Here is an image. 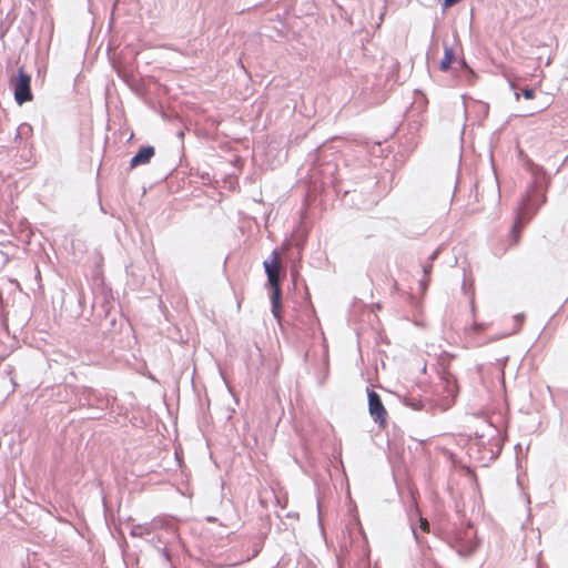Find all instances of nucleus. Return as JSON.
I'll use <instances>...</instances> for the list:
<instances>
[{"label": "nucleus", "mask_w": 568, "mask_h": 568, "mask_svg": "<svg viewBox=\"0 0 568 568\" xmlns=\"http://www.w3.org/2000/svg\"><path fill=\"white\" fill-rule=\"evenodd\" d=\"M458 390L456 377L450 372L443 371L439 376V383L436 386L437 405L442 410H447L452 407Z\"/></svg>", "instance_id": "nucleus-1"}, {"label": "nucleus", "mask_w": 568, "mask_h": 568, "mask_svg": "<svg viewBox=\"0 0 568 568\" xmlns=\"http://www.w3.org/2000/svg\"><path fill=\"white\" fill-rule=\"evenodd\" d=\"M263 265L267 275L268 284L272 288L271 302L277 303L282 301L280 273L283 271V265L280 252L274 250L271 253L270 258L264 261Z\"/></svg>", "instance_id": "nucleus-2"}, {"label": "nucleus", "mask_w": 568, "mask_h": 568, "mask_svg": "<svg viewBox=\"0 0 568 568\" xmlns=\"http://www.w3.org/2000/svg\"><path fill=\"white\" fill-rule=\"evenodd\" d=\"M13 89H14V99L18 104H23L33 99L31 92V77L20 68L18 71V75L12 80Z\"/></svg>", "instance_id": "nucleus-3"}, {"label": "nucleus", "mask_w": 568, "mask_h": 568, "mask_svg": "<svg viewBox=\"0 0 568 568\" xmlns=\"http://www.w3.org/2000/svg\"><path fill=\"white\" fill-rule=\"evenodd\" d=\"M368 409L371 416L376 423L381 425L386 423L387 412L379 395L374 390L368 392Z\"/></svg>", "instance_id": "nucleus-4"}, {"label": "nucleus", "mask_w": 568, "mask_h": 568, "mask_svg": "<svg viewBox=\"0 0 568 568\" xmlns=\"http://www.w3.org/2000/svg\"><path fill=\"white\" fill-rule=\"evenodd\" d=\"M154 154L155 150L153 146L141 148L140 151L132 158L130 163L131 168L148 164L154 156Z\"/></svg>", "instance_id": "nucleus-5"}, {"label": "nucleus", "mask_w": 568, "mask_h": 568, "mask_svg": "<svg viewBox=\"0 0 568 568\" xmlns=\"http://www.w3.org/2000/svg\"><path fill=\"white\" fill-rule=\"evenodd\" d=\"M525 227V221L521 214H519L509 233V246H515L519 243L523 230Z\"/></svg>", "instance_id": "nucleus-6"}, {"label": "nucleus", "mask_w": 568, "mask_h": 568, "mask_svg": "<svg viewBox=\"0 0 568 568\" xmlns=\"http://www.w3.org/2000/svg\"><path fill=\"white\" fill-rule=\"evenodd\" d=\"M33 134V129L28 123H22L18 126L17 133H16V141L21 142H28Z\"/></svg>", "instance_id": "nucleus-7"}, {"label": "nucleus", "mask_w": 568, "mask_h": 568, "mask_svg": "<svg viewBox=\"0 0 568 568\" xmlns=\"http://www.w3.org/2000/svg\"><path fill=\"white\" fill-rule=\"evenodd\" d=\"M454 60H455L454 49L445 44L444 45V58L440 61V70L447 71L450 68Z\"/></svg>", "instance_id": "nucleus-8"}, {"label": "nucleus", "mask_w": 568, "mask_h": 568, "mask_svg": "<svg viewBox=\"0 0 568 568\" xmlns=\"http://www.w3.org/2000/svg\"><path fill=\"white\" fill-rule=\"evenodd\" d=\"M488 324L487 323H477V322H474L471 324V326L467 329V333L470 334V335H477V334H481L484 332H486V329L488 328Z\"/></svg>", "instance_id": "nucleus-9"}, {"label": "nucleus", "mask_w": 568, "mask_h": 568, "mask_svg": "<svg viewBox=\"0 0 568 568\" xmlns=\"http://www.w3.org/2000/svg\"><path fill=\"white\" fill-rule=\"evenodd\" d=\"M521 95L527 99V100H532L535 97H536V92L534 89H530V88H524L521 90ZM515 98L516 100L518 101L519 98H520V93L518 92H515Z\"/></svg>", "instance_id": "nucleus-10"}, {"label": "nucleus", "mask_w": 568, "mask_h": 568, "mask_svg": "<svg viewBox=\"0 0 568 568\" xmlns=\"http://www.w3.org/2000/svg\"><path fill=\"white\" fill-rule=\"evenodd\" d=\"M272 313L278 323L282 321V301L275 303L272 302Z\"/></svg>", "instance_id": "nucleus-11"}, {"label": "nucleus", "mask_w": 568, "mask_h": 568, "mask_svg": "<svg viewBox=\"0 0 568 568\" xmlns=\"http://www.w3.org/2000/svg\"><path fill=\"white\" fill-rule=\"evenodd\" d=\"M419 527L420 529L424 531V532H428L429 531V524L427 521L426 518H420L419 520Z\"/></svg>", "instance_id": "nucleus-12"}, {"label": "nucleus", "mask_w": 568, "mask_h": 568, "mask_svg": "<svg viewBox=\"0 0 568 568\" xmlns=\"http://www.w3.org/2000/svg\"><path fill=\"white\" fill-rule=\"evenodd\" d=\"M515 321H516V328H515V332L519 331L521 325H523V322H524V316L523 315H516L515 316Z\"/></svg>", "instance_id": "nucleus-13"}]
</instances>
